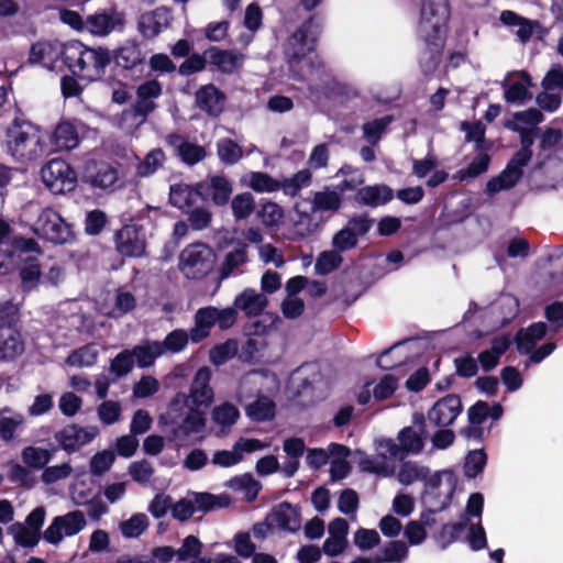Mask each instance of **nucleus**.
Wrapping results in <instances>:
<instances>
[{"instance_id": "obj_1", "label": "nucleus", "mask_w": 563, "mask_h": 563, "mask_svg": "<svg viewBox=\"0 0 563 563\" xmlns=\"http://www.w3.org/2000/svg\"><path fill=\"white\" fill-rule=\"evenodd\" d=\"M211 371L199 368L190 384L189 393H177L161 421L170 426L173 440L177 444H186L199 439L206 428L205 412L201 407H209L213 401V389L210 386Z\"/></svg>"}, {"instance_id": "obj_2", "label": "nucleus", "mask_w": 563, "mask_h": 563, "mask_svg": "<svg viewBox=\"0 0 563 563\" xmlns=\"http://www.w3.org/2000/svg\"><path fill=\"white\" fill-rule=\"evenodd\" d=\"M428 432L424 427L422 416L416 418L412 426L404 428L397 437L399 444L393 440H380L377 443V454L372 459L364 460L362 467L364 471L376 473L383 476H390L395 471L394 464L389 459H402L408 454H419L424 448Z\"/></svg>"}, {"instance_id": "obj_3", "label": "nucleus", "mask_w": 563, "mask_h": 563, "mask_svg": "<svg viewBox=\"0 0 563 563\" xmlns=\"http://www.w3.org/2000/svg\"><path fill=\"white\" fill-rule=\"evenodd\" d=\"M451 15L449 0H422L420 7L419 35L428 45L420 57L424 74L432 73L441 60L443 36Z\"/></svg>"}, {"instance_id": "obj_4", "label": "nucleus", "mask_w": 563, "mask_h": 563, "mask_svg": "<svg viewBox=\"0 0 563 563\" xmlns=\"http://www.w3.org/2000/svg\"><path fill=\"white\" fill-rule=\"evenodd\" d=\"M5 147L15 162H34L46 151L45 134L29 121L14 120L7 130Z\"/></svg>"}, {"instance_id": "obj_5", "label": "nucleus", "mask_w": 563, "mask_h": 563, "mask_svg": "<svg viewBox=\"0 0 563 563\" xmlns=\"http://www.w3.org/2000/svg\"><path fill=\"white\" fill-rule=\"evenodd\" d=\"M109 62L108 52L101 47H88L78 41L65 44L64 64L81 79L92 81L100 78Z\"/></svg>"}, {"instance_id": "obj_6", "label": "nucleus", "mask_w": 563, "mask_h": 563, "mask_svg": "<svg viewBox=\"0 0 563 563\" xmlns=\"http://www.w3.org/2000/svg\"><path fill=\"white\" fill-rule=\"evenodd\" d=\"M24 216L31 231L47 242L66 244L74 239L71 225L53 208L30 205Z\"/></svg>"}, {"instance_id": "obj_7", "label": "nucleus", "mask_w": 563, "mask_h": 563, "mask_svg": "<svg viewBox=\"0 0 563 563\" xmlns=\"http://www.w3.org/2000/svg\"><path fill=\"white\" fill-rule=\"evenodd\" d=\"M213 251L203 243H195L185 247L179 256V269L191 279H199L208 275L214 265Z\"/></svg>"}, {"instance_id": "obj_8", "label": "nucleus", "mask_w": 563, "mask_h": 563, "mask_svg": "<svg viewBox=\"0 0 563 563\" xmlns=\"http://www.w3.org/2000/svg\"><path fill=\"white\" fill-rule=\"evenodd\" d=\"M230 499L227 496H216L209 493H190L186 497L172 504V516L178 521L188 520L197 511H210L227 507Z\"/></svg>"}, {"instance_id": "obj_9", "label": "nucleus", "mask_w": 563, "mask_h": 563, "mask_svg": "<svg viewBox=\"0 0 563 563\" xmlns=\"http://www.w3.org/2000/svg\"><path fill=\"white\" fill-rule=\"evenodd\" d=\"M314 35L312 32V22L302 24L288 40L287 56L290 70L295 77L306 76L301 64H306L307 55L313 49Z\"/></svg>"}, {"instance_id": "obj_10", "label": "nucleus", "mask_w": 563, "mask_h": 563, "mask_svg": "<svg viewBox=\"0 0 563 563\" xmlns=\"http://www.w3.org/2000/svg\"><path fill=\"white\" fill-rule=\"evenodd\" d=\"M44 185L54 195H62L75 189L77 175L75 170L63 159H52L41 169Z\"/></svg>"}, {"instance_id": "obj_11", "label": "nucleus", "mask_w": 563, "mask_h": 563, "mask_svg": "<svg viewBox=\"0 0 563 563\" xmlns=\"http://www.w3.org/2000/svg\"><path fill=\"white\" fill-rule=\"evenodd\" d=\"M125 13L117 5L100 9L86 19V31L93 36L106 37L125 27Z\"/></svg>"}, {"instance_id": "obj_12", "label": "nucleus", "mask_w": 563, "mask_h": 563, "mask_svg": "<svg viewBox=\"0 0 563 563\" xmlns=\"http://www.w3.org/2000/svg\"><path fill=\"white\" fill-rule=\"evenodd\" d=\"M26 253H42L41 246L32 238H14L11 242L0 243V274L14 271Z\"/></svg>"}, {"instance_id": "obj_13", "label": "nucleus", "mask_w": 563, "mask_h": 563, "mask_svg": "<svg viewBox=\"0 0 563 563\" xmlns=\"http://www.w3.org/2000/svg\"><path fill=\"white\" fill-rule=\"evenodd\" d=\"M87 525L85 515L80 510L67 512L55 517L44 532V538L52 544L59 543L64 538L78 534Z\"/></svg>"}, {"instance_id": "obj_14", "label": "nucleus", "mask_w": 563, "mask_h": 563, "mask_svg": "<svg viewBox=\"0 0 563 563\" xmlns=\"http://www.w3.org/2000/svg\"><path fill=\"white\" fill-rule=\"evenodd\" d=\"M500 85L504 89V99L509 103L523 104L532 99V93L529 90L532 82L526 71L507 74Z\"/></svg>"}, {"instance_id": "obj_15", "label": "nucleus", "mask_w": 563, "mask_h": 563, "mask_svg": "<svg viewBox=\"0 0 563 563\" xmlns=\"http://www.w3.org/2000/svg\"><path fill=\"white\" fill-rule=\"evenodd\" d=\"M99 433L97 427H79L76 424L66 426L55 433L56 442L66 452H75L81 446L90 443Z\"/></svg>"}, {"instance_id": "obj_16", "label": "nucleus", "mask_w": 563, "mask_h": 563, "mask_svg": "<svg viewBox=\"0 0 563 563\" xmlns=\"http://www.w3.org/2000/svg\"><path fill=\"white\" fill-rule=\"evenodd\" d=\"M523 155H514L506 168L486 184V194L495 195L501 190H509L517 185L522 176V168L527 165Z\"/></svg>"}, {"instance_id": "obj_17", "label": "nucleus", "mask_w": 563, "mask_h": 563, "mask_svg": "<svg viewBox=\"0 0 563 563\" xmlns=\"http://www.w3.org/2000/svg\"><path fill=\"white\" fill-rule=\"evenodd\" d=\"M462 411L459 396L448 395L439 399L428 411V420L435 427L445 428L452 424Z\"/></svg>"}, {"instance_id": "obj_18", "label": "nucleus", "mask_w": 563, "mask_h": 563, "mask_svg": "<svg viewBox=\"0 0 563 563\" xmlns=\"http://www.w3.org/2000/svg\"><path fill=\"white\" fill-rule=\"evenodd\" d=\"M65 44L59 42L41 41L32 45L29 60L41 64L43 67L55 70L62 58L64 60Z\"/></svg>"}, {"instance_id": "obj_19", "label": "nucleus", "mask_w": 563, "mask_h": 563, "mask_svg": "<svg viewBox=\"0 0 563 563\" xmlns=\"http://www.w3.org/2000/svg\"><path fill=\"white\" fill-rule=\"evenodd\" d=\"M456 484L457 478L452 471H442L428 479V492L439 498L437 510H443L449 506L455 492Z\"/></svg>"}, {"instance_id": "obj_20", "label": "nucleus", "mask_w": 563, "mask_h": 563, "mask_svg": "<svg viewBox=\"0 0 563 563\" xmlns=\"http://www.w3.org/2000/svg\"><path fill=\"white\" fill-rule=\"evenodd\" d=\"M499 21L511 30L521 43H528L533 34L541 29L536 20L527 19L515 11L504 10L499 14Z\"/></svg>"}, {"instance_id": "obj_21", "label": "nucleus", "mask_w": 563, "mask_h": 563, "mask_svg": "<svg viewBox=\"0 0 563 563\" xmlns=\"http://www.w3.org/2000/svg\"><path fill=\"white\" fill-rule=\"evenodd\" d=\"M117 251L123 256H141L145 250V242L135 225H125L115 235Z\"/></svg>"}, {"instance_id": "obj_22", "label": "nucleus", "mask_w": 563, "mask_h": 563, "mask_svg": "<svg viewBox=\"0 0 563 563\" xmlns=\"http://www.w3.org/2000/svg\"><path fill=\"white\" fill-rule=\"evenodd\" d=\"M208 62L216 66L221 73L232 74L239 70L244 60V54L233 49H220L210 47L205 52Z\"/></svg>"}, {"instance_id": "obj_23", "label": "nucleus", "mask_w": 563, "mask_h": 563, "mask_svg": "<svg viewBox=\"0 0 563 563\" xmlns=\"http://www.w3.org/2000/svg\"><path fill=\"white\" fill-rule=\"evenodd\" d=\"M225 96L214 85L209 84L196 92V103L199 109L209 115H219L224 108Z\"/></svg>"}, {"instance_id": "obj_24", "label": "nucleus", "mask_w": 563, "mask_h": 563, "mask_svg": "<svg viewBox=\"0 0 563 563\" xmlns=\"http://www.w3.org/2000/svg\"><path fill=\"white\" fill-rule=\"evenodd\" d=\"M268 300L265 294L253 288H245L234 299V307L243 311L247 317L260 316L267 307Z\"/></svg>"}, {"instance_id": "obj_25", "label": "nucleus", "mask_w": 563, "mask_h": 563, "mask_svg": "<svg viewBox=\"0 0 563 563\" xmlns=\"http://www.w3.org/2000/svg\"><path fill=\"white\" fill-rule=\"evenodd\" d=\"M24 351V342L15 327H0V360H13Z\"/></svg>"}, {"instance_id": "obj_26", "label": "nucleus", "mask_w": 563, "mask_h": 563, "mask_svg": "<svg viewBox=\"0 0 563 563\" xmlns=\"http://www.w3.org/2000/svg\"><path fill=\"white\" fill-rule=\"evenodd\" d=\"M268 516L275 529L296 532L300 528V515L297 508L288 503L278 505Z\"/></svg>"}, {"instance_id": "obj_27", "label": "nucleus", "mask_w": 563, "mask_h": 563, "mask_svg": "<svg viewBox=\"0 0 563 563\" xmlns=\"http://www.w3.org/2000/svg\"><path fill=\"white\" fill-rule=\"evenodd\" d=\"M195 325L190 330V340L198 343L206 339L217 324V307L207 306L199 308L194 317Z\"/></svg>"}, {"instance_id": "obj_28", "label": "nucleus", "mask_w": 563, "mask_h": 563, "mask_svg": "<svg viewBox=\"0 0 563 563\" xmlns=\"http://www.w3.org/2000/svg\"><path fill=\"white\" fill-rule=\"evenodd\" d=\"M225 486L247 503L254 501L262 489V484L251 473L230 478Z\"/></svg>"}, {"instance_id": "obj_29", "label": "nucleus", "mask_w": 563, "mask_h": 563, "mask_svg": "<svg viewBox=\"0 0 563 563\" xmlns=\"http://www.w3.org/2000/svg\"><path fill=\"white\" fill-rule=\"evenodd\" d=\"M394 197L393 189L386 185L365 186L357 190L355 199L357 202L377 207L389 202Z\"/></svg>"}, {"instance_id": "obj_30", "label": "nucleus", "mask_w": 563, "mask_h": 563, "mask_svg": "<svg viewBox=\"0 0 563 563\" xmlns=\"http://www.w3.org/2000/svg\"><path fill=\"white\" fill-rule=\"evenodd\" d=\"M167 12L157 9L141 15L139 30L144 37L151 38L159 34L167 26Z\"/></svg>"}, {"instance_id": "obj_31", "label": "nucleus", "mask_w": 563, "mask_h": 563, "mask_svg": "<svg viewBox=\"0 0 563 563\" xmlns=\"http://www.w3.org/2000/svg\"><path fill=\"white\" fill-rule=\"evenodd\" d=\"M239 417L240 412L238 408L230 402H223L216 406L211 411V420L218 428L217 432L219 434H225L229 429L235 424Z\"/></svg>"}, {"instance_id": "obj_32", "label": "nucleus", "mask_w": 563, "mask_h": 563, "mask_svg": "<svg viewBox=\"0 0 563 563\" xmlns=\"http://www.w3.org/2000/svg\"><path fill=\"white\" fill-rule=\"evenodd\" d=\"M342 197L339 191L325 187L323 190L316 191L312 197V211L335 213L340 210Z\"/></svg>"}, {"instance_id": "obj_33", "label": "nucleus", "mask_w": 563, "mask_h": 563, "mask_svg": "<svg viewBox=\"0 0 563 563\" xmlns=\"http://www.w3.org/2000/svg\"><path fill=\"white\" fill-rule=\"evenodd\" d=\"M24 423L23 415L13 411L9 407L0 409V440L11 442L15 438L16 430Z\"/></svg>"}, {"instance_id": "obj_34", "label": "nucleus", "mask_w": 563, "mask_h": 563, "mask_svg": "<svg viewBox=\"0 0 563 563\" xmlns=\"http://www.w3.org/2000/svg\"><path fill=\"white\" fill-rule=\"evenodd\" d=\"M53 141L59 150H73L79 144L78 131L71 122L62 121L53 132Z\"/></svg>"}, {"instance_id": "obj_35", "label": "nucleus", "mask_w": 563, "mask_h": 563, "mask_svg": "<svg viewBox=\"0 0 563 563\" xmlns=\"http://www.w3.org/2000/svg\"><path fill=\"white\" fill-rule=\"evenodd\" d=\"M249 261L246 245H241L225 254L220 266V277L225 279L231 275L238 274L243 265Z\"/></svg>"}, {"instance_id": "obj_36", "label": "nucleus", "mask_w": 563, "mask_h": 563, "mask_svg": "<svg viewBox=\"0 0 563 563\" xmlns=\"http://www.w3.org/2000/svg\"><path fill=\"white\" fill-rule=\"evenodd\" d=\"M130 351L133 360H136V364L141 368L152 366L156 358L163 355V350L158 344V341H146L143 344L134 346L133 350Z\"/></svg>"}, {"instance_id": "obj_37", "label": "nucleus", "mask_w": 563, "mask_h": 563, "mask_svg": "<svg viewBox=\"0 0 563 563\" xmlns=\"http://www.w3.org/2000/svg\"><path fill=\"white\" fill-rule=\"evenodd\" d=\"M543 121V114L536 108L515 112L512 118L504 123V126L511 131L528 130V126H536Z\"/></svg>"}, {"instance_id": "obj_38", "label": "nucleus", "mask_w": 563, "mask_h": 563, "mask_svg": "<svg viewBox=\"0 0 563 563\" xmlns=\"http://www.w3.org/2000/svg\"><path fill=\"white\" fill-rule=\"evenodd\" d=\"M242 183L257 192H274L280 189V181L262 172L245 174Z\"/></svg>"}, {"instance_id": "obj_39", "label": "nucleus", "mask_w": 563, "mask_h": 563, "mask_svg": "<svg viewBox=\"0 0 563 563\" xmlns=\"http://www.w3.org/2000/svg\"><path fill=\"white\" fill-rule=\"evenodd\" d=\"M114 59L119 66L131 69L140 65L144 56L141 47L136 43L129 42L115 52Z\"/></svg>"}, {"instance_id": "obj_40", "label": "nucleus", "mask_w": 563, "mask_h": 563, "mask_svg": "<svg viewBox=\"0 0 563 563\" xmlns=\"http://www.w3.org/2000/svg\"><path fill=\"white\" fill-rule=\"evenodd\" d=\"M118 180V170L107 163L99 164L96 173L89 176L91 186L101 189L114 188Z\"/></svg>"}, {"instance_id": "obj_41", "label": "nucleus", "mask_w": 563, "mask_h": 563, "mask_svg": "<svg viewBox=\"0 0 563 563\" xmlns=\"http://www.w3.org/2000/svg\"><path fill=\"white\" fill-rule=\"evenodd\" d=\"M99 356V350L95 344H87L74 350L66 358V364L71 367H90Z\"/></svg>"}, {"instance_id": "obj_42", "label": "nucleus", "mask_w": 563, "mask_h": 563, "mask_svg": "<svg viewBox=\"0 0 563 563\" xmlns=\"http://www.w3.org/2000/svg\"><path fill=\"white\" fill-rule=\"evenodd\" d=\"M408 547L404 541H390L375 556L376 563H402L408 558Z\"/></svg>"}, {"instance_id": "obj_43", "label": "nucleus", "mask_w": 563, "mask_h": 563, "mask_svg": "<svg viewBox=\"0 0 563 563\" xmlns=\"http://www.w3.org/2000/svg\"><path fill=\"white\" fill-rule=\"evenodd\" d=\"M201 542L195 536L185 538L183 545L176 551L179 563H205L201 559Z\"/></svg>"}, {"instance_id": "obj_44", "label": "nucleus", "mask_w": 563, "mask_h": 563, "mask_svg": "<svg viewBox=\"0 0 563 563\" xmlns=\"http://www.w3.org/2000/svg\"><path fill=\"white\" fill-rule=\"evenodd\" d=\"M207 190L217 205H225L232 194L231 183L223 176H212L206 184Z\"/></svg>"}, {"instance_id": "obj_45", "label": "nucleus", "mask_w": 563, "mask_h": 563, "mask_svg": "<svg viewBox=\"0 0 563 563\" xmlns=\"http://www.w3.org/2000/svg\"><path fill=\"white\" fill-rule=\"evenodd\" d=\"M311 172L309 169H301L289 178H285L280 183V189L285 195L295 197L303 188L311 184Z\"/></svg>"}, {"instance_id": "obj_46", "label": "nucleus", "mask_w": 563, "mask_h": 563, "mask_svg": "<svg viewBox=\"0 0 563 563\" xmlns=\"http://www.w3.org/2000/svg\"><path fill=\"white\" fill-rule=\"evenodd\" d=\"M429 468L417 463L406 462L398 472V481L402 485H411L428 478Z\"/></svg>"}, {"instance_id": "obj_47", "label": "nucleus", "mask_w": 563, "mask_h": 563, "mask_svg": "<svg viewBox=\"0 0 563 563\" xmlns=\"http://www.w3.org/2000/svg\"><path fill=\"white\" fill-rule=\"evenodd\" d=\"M190 340V332L186 330L176 329L168 333L163 341H158L162 346L163 354L165 353H179L185 350Z\"/></svg>"}, {"instance_id": "obj_48", "label": "nucleus", "mask_w": 563, "mask_h": 563, "mask_svg": "<svg viewBox=\"0 0 563 563\" xmlns=\"http://www.w3.org/2000/svg\"><path fill=\"white\" fill-rule=\"evenodd\" d=\"M22 262H24L20 272L22 287L25 290H31L37 286L41 279V267L37 261L30 256H23Z\"/></svg>"}, {"instance_id": "obj_49", "label": "nucleus", "mask_w": 563, "mask_h": 563, "mask_svg": "<svg viewBox=\"0 0 563 563\" xmlns=\"http://www.w3.org/2000/svg\"><path fill=\"white\" fill-rule=\"evenodd\" d=\"M220 161L227 165L236 164L243 156L242 147L231 139H221L217 143Z\"/></svg>"}, {"instance_id": "obj_50", "label": "nucleus", "mask_w": 563, "mask_h": 563, "mask_svg": "<svg viewBox=\"0 0 563 563\" xmlns=\"http://www.w3.org/2000/svg\"><path fill=\"white\" fill-rule=\"evenodd\" d=\"M275 404L268 397H260L246 407V415L255 421H265L274 417Z\"/></svg>"}, {"instance_id": "obj_51", "label": "nucleus", "mask_w": 563, "mask_h": 563, "mask_svg": "<svg viewBox=\"0 0 563 563\" xmlns=\"http://www.w3.org/2000/svg\"><path fill=\"white\" fill-rule=\"evenodd\" d=\"M156 108L155 101L140 99L130 108L123 111L122 115L124 120L133 119L136 125L144 123L150 113Z\"/></svg>"}, {"instance_id": "obj_52", "label": "nucleus", "mask_w": 563, "mask_h": 563, "mask_svg": "<svg viewBox=\"0 0 563 563\" xmlns=\"http://www.w3.org/2000/svg\"><path fill=\"white\" fill-rule=\"evenodd\" d=\"M490 157L486 153H479L474 157L467 168L460 169L454 178L457 180H466L468 178H475L488 169Z\"/></svg>"}, {"instance_id": "obj_53", "label": "nucleus", "mask_w": 563, "mask_h": 563, "mask_svg": "<svg viewBox=\"0 0 563 563\" xmlns=\"http://www.w3.org/2000/svg\"><path fill=\"white\" fill-rule=\"evenodd\" d=\"M21 457L29 467L43 468L51 461L52 453L43 448L27 446L23 449Z\"/></svg>"}, {"instance_id": "obj_54", "label": "nucleus", "mask_w": 563, "mask_h": 563, "mask_svg": "<svg viewBox=\"0 0 563 563\" xmlns=\"http://www.w3.org/2000/svg\"><path fill=\"white\" fill-rule=\"evenodd\" d=\"M148 527V518L145 514H135L130 519L120 523V531L125 538H137Z\"/></svg>"}, {"instance_id": "obj_55", "label": "nucleus", "mask_w": 563, "mask_h": 563, "mask_svg": "<svg viewBox=\"0 0 563 563\" xmlns=\"http://www.w3.org/2000/svg\"><path fill=\"white\" fill-rule=\"evenodd\" d=\"M196 195L188 185L177 184L170 187L169 201L173 206L184 209L194 202Z\"/></svg>"}, {"instance_id": "obj_56", "label": "nucleus", "mask_w": 563, "mask_h": 563, "mask_svg": "<svg viewBox=\"0 0 563 563\" xmlns=\"http://www.w3.org/2000/svg\"><path fill=\"white\" fill-rule=\"evenodd\" d=\"M121 413L122 407L119 401L104 400L97 407V416L106 426L118 422L121 419Z\"/></svg>"}, {"instance_id": "obj_57", "label": "nucleus", "mask_w": 563, "mask_h": 563, "mask_svg": "<svg viewBox=\"0 0 563 563\" xmlns=\"http://www.w3.org/2000/svg\"><path fill=\"white\" fill-rule=\"evenodd\" d=\"M342 263V256L335 249L333 251H324L320 253L316 261V272L321 275H327L335 271Z\"/></svg>"}, {"instance_id": "obj_58", "label": "nucleus", "mask_w": 563, "mask_h": 563, "mask_svg": "<svg viewBox=\"0 0 563 563\" xmlns=\"http://www.w3.org/2000/svg\"><path fill=\"white\" fill-rule=\"evenodd\" d=\"M231 208L235 219H245L254 211V198L250 192L236 195L231 202Z\"/></svg>"}, {"instance_id": "obj_59", "label": "nucleus", "mask_w": 563, "mask_h": 563, "mask_svg": "<svg viewBox=\"0 0 563 563\" xmlns=\"http://www.w3.org/2000/svg\"><path fill=\"white\" fill-rule=\"evenodd\" d=\"M164 158V153L161 150L150 152L139 164L137 175L141 177H147L154 174L163 165Z\"/></svg>"}, {"instance_id": "obj_60", "label": "nucleus", "mask_w": 563, "mask_h": 563, "mask_svg": "<svg viewBox=\"0 0 563 563\" xmlns=\"http://www.w3.org/2000/svg\"><path fill=\"white\" fill-rule=\"evenodd\" d=\"M10 533L13 536L14 541L22 547L32 548L38 541L37 532L20 522L13 523L10 527Z\"/></svg>"}, {"instance_id": "obj_61", "label": "nucleus", "mask_w": 563, "mask_h": 563, "mask_svg": "<svg viewBox=\"0 0 563 563\" xmlns=\"http://www.w3.org/2000/svg\"><path fill=\"white\" fill-rule=\"evenodd\" d=\"M71 473L73 467L68 463L53 465L44 468L41 475V481L46 485H51L68 478L71 475Z\"/></svg>"}, {"instance_id": "obj_62", "label": "nucleus", "mask_w": 563, "mask_h": 563, "mask_svg": "<svg viewBox=\"0 0 563 563\" xmlns=\"http://www.w3.org/2000/svg\"><path fill=\"white\" fill-rule=\"evenodd\" d=\"M134 365V360L130 350L119 353L110 363V372L117 377L128 375Z\"/></svg>"}, {"instance_id": "obj_63", "label": "nucleus", "mask_w": 563, "mask_h": 563, "mask_svg": "<svg viewBox=\"0 0 563 563\" xmlns=\"http://www.w3.org/2000/svg\"><path fill=\"white\" fill-rule=\"evenodd\" d=\"M391 122L390 117L373 120L363 125L364 137L372 144H376L387 125Z\"/></svg>"}, {"instance_id": "obj_64", "label": "nucleus", "mask_w": 563, "mask_h": 563, "mask_svg": "<svg viewBox=\"0 0 563 563\" xmlns=\"http://www.w3.org/2000/svg\"><path fill=\"white\" fill-rule=\"evenodd\" d=\"M544 90H563V65L554 64L541 81Z\"/></svg>"}]
</instances>
